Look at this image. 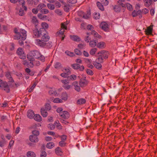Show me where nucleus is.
<instances>
[{
    "instance_id": "c756f323",
    "label": "nucleus",
    "mask_w": 157,
    "mask_h": 157,
    "mask_svg": "<svg viewBox=\"0 0 157 157\" xmlns=\"http://www.w3.org/2000/svg\"><path fill=\"white\" fill-rule=\"evenodd\" d=\"M41 115L44 117H46L48 115V113L44 108H42L41 109Z\"/></svg>"
},
{
    "instance_id": "e2e57ef3",
    "label": "nucleus",
    "mask_w": 157,
    "mask_h": 157,
    "mask_svg": "<svg viewBox=\"0 0 157 157\" xmlns=\"http://www.w3.org/2000/svg\"><path fill=\"white\" fill-rule=\"evenodd\" d=\"M86 102V100L84 98L79 99V105L85 104Z\"/></svg>"
},
{
    "instance_id": "7c9ffc66",
    "label": "nucleus",
    "mask_w": 157,
    "mask_h": 157,
    "mask_svg": "<svg viewBox=\"0 0 157 157\" xmlns=\"http://www.w3.org/2000/svg\"><path fill=\"white\" fill-rule=\"evenodd\" d=\"M46 7V5L42 3H41L39 4L37 6V8L39 10H41L42 9V8H45Z\"/></svg>"
},
{
    "instance_id": "72a5a7b5",
    "label": "nucleus",
    "mask_w": 157,
    "mask_h": 157,
    "mask_svg": "<svg viewBox=\"0 0 157 157\" xmlns=\"http://www.w3.org/2000/svg\"><path fill=\"white\" fill-rule=\"evenodd\" d=\"M55 152L56 154L58 155H61L62 154L61 149L59 147H57L56 149Z\"/></svg>"
},
{
    "instance_id": "052dcab7",
    "label": "nucleus",
    "mask_w": 157,
    "mask_h": 157,
    "mask_svg": "<svg viewBox=\"0 0 157 157\" xmlns=\"http://www.w3.org/2000/svg\"><path fill=\"white\" fill-rule=\"evenodd\" d=\"M55 6L57 8H59L61 6V4L58 1H55Z\"/></svg>"
},
{
    "instance_id": "de8ad7c7",
    "label": "nucleus",
    "mask_w": 157,
    "mask_h": 157,
    "mask_svg": "<svg viewBox=\"0 0 157 157\" xmlns=\"http://www.w3.org/2000/svg\"><path fill=\"white\" fill-rule=\"evenodd\" d=\"M36 85V82H34L33 83V85L28 90V92H32L33 89L34 88Z\"/></svg>"
},
{
    "instance_id": "b1692460",
    "label": "nucleus",
    "mask_w": 157,
    "mask_h": 157,
    "mask_svg": "<svg viewBox=\"0 0 157 157\" xmlns=\"http://www.w3.org/2000/svg\"><path fill=\"white\" fill-rule=\"evenodd\" d=\"M90 33L92 35L94 36L95 37L98 38L99 39L101 38V36L100 35L98 34L94 30L92 31H91Z\"/></svg>"
},
{
    "instance_id": "680f3d73",
    "label": "nucleus",
    "mask_w": 157,
    "mask_h": 157,
    "mask_svg": "<svg viewBox=\"0 0 157 157\" xmlns=\"http://www.w3.org/2000/svg\"><path fill=\"white\" fill-rule=\"evenodd\" d=\"M45 110H50L51 109V107L49 104H47L45 106Z\"/></svg>"
},
{
    "instance_id": "13d9d810",
    "label": "nucleus",
    "mask_w": 157,
    "mask_h": 157,
    "mask_svg": "<svg viewBox=\"0 0 157 157\" xmlns=\"http://www.w3.org/2000/svg\"><path fill=\"white\" fill-rule=\"evenodd\" d=\"M87 26V25L86 23H82L81 25V29H85Z\"/></svg>"
},
{
    "instance_id": "a878e982",
    "label": "nucleus",
    "mask_w": 157,
    "mask_h": 157,
    "mask_svg": "<svg viewBox=\"0 0 157 157\" xmlns=\"http://www.w3.org/2000/svg\"><path fill=\"white\" fill-rule=\"evenodd\" d=\"M33 118L35 120L38 121H40L42 120L41 117L39 114L35 115Z\"/></svg>"
},
{
    "instance_id": "338daca9",
    "label": "nucleus",
    "mask_w": 157,
    "mask_h": 157,
    "mask_svg": "<svg viewBox=\"0 0 157 157\" xmlns=\"http://www.w3.org/2000/svg\"><path fill=\"white\" fill-rule=\"evenodd\" d=\"M69 6L67 5H66L64 6V10L65 11L68 12L69 9Z\"/></svg>"
},
{
    "instance_id": "603ef678",
    "label": "nucleus",
    "mask_w": 157,
    "mask_h": 157,
    "mask_svg": "<svg viewBox=\"0 0 157 157\" xmlns=\"http://www.w3.org/2000/svg\"><path fill=\"white\" fill-rule=\"evenodd\" d=\"M65 53L67 56H73L75 55L73 52H70L68 51H66L65 52Z\"/></svg>"
},
{
    "instance_id": "79ce46f5",
    "label": "nucleus",
    "mask_w": 157,
    "mask_h": 157,
    "mask_svg": "<svg viewBox=\"0 0 157 157\" xmlns=\"http://www.w3.org/2000/svg\"><path fill=\"white\" fill-rule=\"evenodd\" d=\"M9 47L10 50L13 51L15 48V45L13 43H11L9 45Z\"/></svg>"
},
{
    "instance_id": "49530a36",
    "label": "nucleus",
    "mask_w": 157,
    "mask_h": 157,
    "mask_svg": "<svg viewBox=\"0 0 157 157\" xmlns=\"http://www.w3.org/2000/svg\"><path fill=\"white\" fill-rule=\"evenodd\" d=\"M64 72H66L65 73H67L68 75H70L71 74V71L70 69L68 68H63L62 70Z\"/></svg>"
},
{
    "instance_id": "f3484780",
    "label": "nucleus",
    "mask_w": 157,
    "mask_h": 157,
    "mask_svg": "<svg viewBox=\"0 0 157 157\" xmlns=\"http://www.w3.org/2000/svg\"><path fill=\"white\" fill-rule=\"evenodd\" d=\"M98 42L97 39L96 38L94 39L93 40H91L89 43V45L92 48L94 47L97 45V43Z\"/></svg>"
},
{
    "instance_id": "c03bdc74",
    "label": "nucleus",
    "mask_w": 157,
    "mask_h": 157,
    "mask_svg": "<svg viewBox=\"0 0 157 157\" xmlns=\"http://www.w3.org/2000/svg\"><path fill=\"white\" fill-rule=\"evenodd\" d=\"M97 50V48H95L91 49L90 52V54L91 55H94Z\"/></svg>"
},
{
    "instance_id": "4c0bfd02",
    "label": "nucleus",
    "mask_w": 157,
    "mask_h": 157,
    "mask_svg": "<svg viewBox=\"0 0 157 157\" xmlns=\"http://www.w3.org/2000/svg\"><path fill=\"white\" fill-rule=\"evenodd\" d=\"M55 13L58 15L61 16L63 14V12L61 10L59 9H56L54 11Z\"/></svg>"
},
{
    "instance_id": "39448f33",
    "label": "nucleus",
    "mask_w": 157,
    "mask_h": 157,
    "mask_svg": "<svg viewBox=\"0 0 157 157\" xmlns=\"http://www.w3.org/2000/svg\"><path fill=\"white\" fill-rule=\"evenodd\" d=\"M91 13L90 11H87L86 14L84 13L82 11H79V17L85 19H88L91 17Z\"/></svg>"
},
{
    "instance_id": "09e8293b",
    "label": "nucleus",
    "mask_w": 157,
    "mask_h": 157,
    "mask_svg": "<svg viewBox=\"0 0 157 157\" xmlns=\"http://www.w3.org/2000/svg\"><path fill=\"white\" fill-rule=\"evenodd\" d=\"M69 23V22L67 21L66 22L62 23L61 27L65 29H67V25Z\"/></svg>"
},
{
    "instance_id": "dca6fc26",
    "label": "nucleus",
    "mask_w": 157,
    "mask_h": 157,
    "mask_svg": "<svg viewBox=\"0 0 157 157\" xmlns=\"http://www.w3.org/2000/svg\"><path fill=\"white\" fill-rule=\"evenodd\" d=\"M35 115L34 113L32 110H29L27 113V116L30 119H32Z\"/></svg>"
},
{
    "instance_id": "69168bd1",
    "label": "nucleus",
    "mask_w": 157,
    "mask_h": 157,
    "mask_svg": "<svg viewBox=\"0 0 157 157\" xmlns=\"http://www.w3.org/2000/svg\"><path fill=\"white\" fill-rule=\"evenodd\" d=\"M63 86L66 90H69L71 87V86L68 85L67 84L63 85Z\"/></svg>"
},
{
    "instance_id": "f03ea898",
    "label": "nucleus",
    "mask_w": 157,
    "mask_h": 157,
    "mask_svg": "<svg viewBox=\"0 0 157 157\" xmlns=\"http://www.w3.org/2000/svg\"><path fill=\"white\" fill-rule=\"evenodd\" d=\"M43 30V29H42ZM44 31L42 32L41 34V39L42 41H44L46 42H47L49 40L50 37L48 35V33L45 29H43Z\"/></svg>"
},
{
    "instance_id": "cd10ccee",
    "label": "nucleus",
    "mask_w": 157,
    "mask_h": 157,
    "mask_svg": "<svg viewBox=\"0 0 157 157\" xmlns=\"http://www.w3.org/2000/svg\"><path fill=\"white\" fill-rule=\"evenodd\" d=\"M27 155L28 157H36V154L33 151H29L27 152Z\"/></svg>"
},
{
    "instance_id": "aec40b11",
    "label": "nucleus",
    "mask_w": 157,
    "mask_h": 157,
    "mask_svg": "<svg viewBox=\"0 0 157 157\" xmlns=\"http://www.w3.org/2000/svg\"><path fill=\"white\" fill-rule=\"evenodd\" d=\"M101 63L95 61L93 63V65L94 67L97 69H101L102 67V65L100 63Z\"/></svg>"
},
{
    "instance_id": "c85d7f7f",
    "label": "nucleus",
    "mask_w": 157,
    "mask_h": 157,
    "mask_svg": "<svg viewBox=\"0 0 157 157\" xmlns=\"http://www.w3.org/2000/svg\"><path fill=\"white\" fill-rule=\"evenodd\" d=\"M97 5L98 8L102 11H103L104 10V8L103 6V5L99 2H97Z\"/></svg>"
},
{
    "instance_id": "5701e85b",
    "label": "nucleus",
    "mask_w": 157,
    "mask_h": 157,
    "mask_svg": "<svg viewBox=\"0 0 157 157\" xmlns=\"http://www.w3.org/2000/svg\"><path fill=\"white\" fill-rule=\"evenodd\" d=\"M144 6L147 7L149 6L152 2L151 0H144Z\"/></svg>"
},
{
    "instance_id": "412c9836",
    "label": "nucleus",
    "mask_w": 157,
    "mask_h": 157,
    "mask_svg": "<svg viewBox=\"0 0 157 157\" xmlns=\"http://www.w3.org/2000/svg\"><path fill=\"white\" fill-rule=\"evenodd\" d=\"M112 8L113 10L117 12H120L121 9V7L118 5L114 6H112Z\"/></svg>"
},
{
    "instance_id": "c9c22d12",
    "label": "nucleus",
    "mask_w": 157,
    "mask_h": 157,
    "mask_svg": "<svg viewBox=\"0 0 157 157\" xmlns=\"http://www.w3.org/2000/svg\"><path fill=\"white\" fill-rule=\"evenodd\" d=\"M6 76L7 78L10 79V80L11 82H13V80L12 78L11 77L10 74L9 72H7L6 73Z\"/></svg>"
},
{
    "instance_id": "2f4dec72",
    "label": "nucleus",
    "mask_w": 157,
    "mask_h": 157,
    "mask_svg": "<svg viewBox=\"0 0 157 157\" xmlns=\"http://www.w3.org/2000/svg\"><path fill=\"white\" fill-rule=\"evenodd\" d=\"M19 4L22 5L23 9L25 11H26L27 7L26 6H24L25 4V2L24 0H20L19 1Z\"/></svg>"
},
{
    "instance_id": "473e14b6",
    "label": "nucleus",
    "mask_w": 157,
    "mask_h": 157,
    "mask_svg": "<svg viewBox=\"0 0 157 157\" xmlns=\"http://www.w3.org/2000/svg\"><path fill=\"white\" fill-rule=\"evenodd\" d=\"M48 8L51 10H53L55 9V6L51 3H48L47 4Z\"/></svg>"
},
{
    "instance_id": "f257e3e1",
    "label": "nucleus",
    "mask_w": 157,
    "mask_h": 157,
    "mask_svg": "<svg viewBox=\"0 0 157 157\" xmlns=\"http://www.w3.org/2000/svg\"><path fill=\"white\" fill-rule=\"evenodd\" d=\"M14 31L15 33L14 35L15 39L19 40L21 38L23 40H25L26 38L27 34L26 32L24 29H21L19 32H18L17 29L15 28Z\"/></svg>"
},
{
    "instance_id": "ea45409f",
    "label": "nucleus",
    "mask_w": 157,
    "mask_h": 157,
    "mask_svg": "<svg viewBox=\"0 0 157 157\" xmlns=\"http://www.w3.org/2000/svg\"><path fill=\"white\" fill-rule=\"evenodd\" d=\"M53 101L56 103H60L63 102V100L59 98H56L53 100Z\"/></svg>"
},
{
    "instance_id": "0eeeda50",
    "label": "nucleus",
    "mask_w": 157,
    "mask_h": 157,
    "mask_svg": "<svg viewBox=\"0 0 157 157\" xmlns=\"http://www.w3.org/2000/svg\"><path fill=\"white\" fill-rule=\"evenodd\" d=\"M42 29H40L39 30L37 29H35L33 30V36L35 38H38L40 37L41 34L42 32L44 31Z\"/></svg>"
},
{
    "instance_id": "37998d69",
    "label": "nucleus",
    "mask_w": 157,
    "mask_h": 157,
    "mask_svg": "<svg viewBox=\"0 0 157 157\" xmlns=\"http://www.w3.org/2000/svg\"><path fill=\"white\" fill-rule=\"evenodd\" d=\"M86 27H87V29L88 30H90L91 31H94V27L92 25H88Z\"/></svg>"
},
{
    "instance_id": "4d7b16f0",
    "label": "nucleus",
    "mask_w": 157,
    "mask_h": 157,
    "mask_svg": "<svg viewBox=\"0 0 157 157\" xmlns=\"http://www.w3.org/2000/svg\"><path fill=\"white\" fill-rule=\"evenodd\" d=\"M32 135L36 136H37L39 135V131L37 130H34L32 131Z\"/></svg>"
},
{
    "instance_id": "bb28decb",
    "label": "nucleus",
    "mask_w": 157,
    "mask_h": 157,
    "mask_svg": "<svg viewBox=\"0 0 157 157\" xmlns=\"http://www.w3.org/2000/svg\"><path fill=\"white\" fill-rule=\"evenodd\" d=\"M55 146V144L52 142L48 143L46 144V147L49 149H51Z\"/></svg>"
},
{
    "instance_id": "864d4df0",
    "label": "nucleus",
    "mask_w": 157,
    "mask_h": 157,
    "mask_svg": "<svg viewBox=\"0 0 157 157\" xmlns=\"http://www.w3.org/2000/svg\"><path fill=\"white\" fill-rule=\"evenodd\" d=\"M68 78L71 80H74L76 79V76L75 75H73L68 76Z\"/></svg>"
},
{
    "instance_id": "774afa93",
    "label": "nucleus",
    "mask_w": 157,
    "mask_h": 157,
    "mask_svg": "<svg viewBox=\"0 0 157 157\" xmlns=\"http://www.w3.org/2000/svg\"><path fill=\"white\" fill-rule=\"evenodd\" d=\"M86 72L87 74L90 75H92L93 74V72L92 71L89 69H87Z\"/></svg>"
},
{
    "instance_id": "3c124183",
    "label": "nucleus",
    "mask_w": 157,
    "mask_h": 157,
    "mask_svg": "<svg viewBox=\"0 0 157 157\" xmlns=\"http://www.w3.org/2000/svg\"><path fill=\"white\" fill-rule=\"evenodd\" d=\"M40 12L42 13L46 14L49 12V11L47 9H43L40 10Z\"/></svg>"
},
{
    "instance_id": "58836bf2",
    "label": "nucleus",
    "mask_w": 157,
    "mask_h": 157,
    "mask_svg": "<svg viewBox=\"0 0 157 157\" xmlns=\"http://www.w3.org/2000/svg\"><path fill=\"white\" fill-rule=\"evenodd\" d=\"M32 22L35 25H36L38 23V21L36 17L33 16L32 17Z\"/></svg>"
},
{
    "instance_id": "7ed1b4c3",
    "label": "nucleus",
    "mask_w": 157,
    "mask_h": 157,
    "mask_svg": "<svg viewBox=\"0 0 157 157\" xmlns=\"http://www.w3.org/2000/svg\"><path fill=\"white\" fill-rule=\"evenodd\" d=\"M0 87L3 90H5L6 92H9L10 89L7 83L2 81L0 79Z\"/></svg>"
},
{
    "instance_id": "8fccbe9b",
    "label": "nucleus",
    "mask_w": 157,
    "mask_h": 157,
    "mask_svg": "<svg viewBox=\"0 0 157 157\" xmlns=\"http://www.w3.org/2000/svg\"><path fill=\"white\" fill-rule=\"evenodd\" d=\"M101 3L104 6H106L109 4V1L108 0H101Z\"/></svg>"
},
{
    "instance_id": "393cba45",
    "label": "nucleus",
    "mask_w": 157,
    "mask_h": 157,
    "mask_svg": "<svg viewBox=\"0 0 157 157\" xmlns=\"http://www.w3.org/2000/svg\"><path fill=\"white\" fill-rule=\"evenodd\" d=\"M141 13V10H138L136 12L135 11H133L132 13V16L133 17H136L137 15L140 14Z\"/></svg>"
},
{
    "instance_id": "9d476101",
    "label": "nucleus",
    "mask_w": 157,
    "mask_h": 157,
    "mask_svg": "<svg viewBox=\"0 0 157 157\" xmlns=\"http://www.w3.org/2000/svg\"><path fill=\"white\" fill-rule=\"evenodd\" d=\"M100 28L105 31H109V27L108 25L105 22H102L100 25Z\"/></svg>"
},
{
    "instance_id": "4be33fe9",
    "label": "nucleus",
    "mask_w": 157,
    "mask_h": 157,
    "mask_svg": "<svg viewBox=\"0 0 157 157\" xmlns=\"http://www.w3.org/2000/svg\"><path fill=\"white\" fill-rule=\"evenodd\" d=\"M61 98L62 100L66 101L67 100L68 98V96L67 93L66 92H63L62 93L61 95Z\"/></svg>"
},
{
    "instance_id": "0e129e2a",
    "label": "nucleus",
    "mask_w": 157,
    "mask_h": 157,
    "mask_svg": "<svg viewBox=\"0 0 157 157\" xmlns=\"http://www.w3.org/2000/svg\"><path fill=\"white\" fill-rule=\"evenodd\" d=\"M6 144V141L5 140H0V147H3Z\"/></svg>"
},
{
    "instance_id": "423d86ee",
    "label": "nucleus",
    "mask_w": 157,
    "mask_h": 157,
    "mask_svg": "<svg viewBox=\"0 0 157 157\" xmlns=\"http://www.w3.org/2000/svg\"><path fill=\"white\" fill-rule=\"evenodd\" d=\"M27 58L30 61L29 64V66L30 67H33L34 65L39 66L40 64L39 61L34 60L33 58H30L29 56H28Z\"/></svg>"
},
{
    "instance_id": "ddd939ff",
    "label": "nucleus",
    "mask_w": 157,
    "mask_h": 157,
    "mask_svg": "<svg viewBox=\"0 0 157 157\" xmlns=\"http://www.w3.org/2000/svg\"><path fill=\"white\" fill-rule=\"evenodd\" d=\"M29 140L32 142L36 143L38 142L39 139L36 136L31 135L29 136Z\"/></svg>"
},
{
    "instance_id": "e433bc0d",
    "label": "nucleus",
    "mask_w": 157,
    "mask_h": 157,
    "mask_svg": "<svg viewBox=\"0 0 157 157\" xmlns=\"http://www.w3.org/2000/svg\"><path fill=\"white\" fill-rule=\"evenodd\" d=\"M78 82L77 81H75L72 83V85L74 87V89L75 90L78 91Z\"/></svg>"
},
{
    "instance_id": "5fc2aeb1",
    "label": "nucleus",
    "mask_w": 157,
    "mask_h": 157,
    "mask_svg": "<svg viewBox=\"0 0 157 157\" xmlns=\"http://www.w3.org/2000/svg\"><path fill=\"white\" fill-rule=\"evenodd\" d=\"M41 26L42 28V29H47L48 28V24L45 22H42L41 23Z\"/></svg>"
},
{
    "instance_id": "a18cd8bd",
    "label": "nucleus",
    "mask_w": 157,
    "mask_h": 157,
    "mask_svg": "<svg viewBox=\"0 0 157 157\" xmlns=\"http://www.w3.org/2000/svg\"><path fill=\"white\" fill-rule=\"evenodd\" d=\"M54 67L56 69H60L61 67V64L57 62L55 64Z\"/></svg>"
},
{
    "instance_id": "f704fd0d",
    "label": "nucleus",
    "mask_w": 157,
    "mask_h": 157,
    "mask_svg": "<svg viewBox=\"0 0 157 157\" xmlns=\"http://www.w3.org/2000/svg\"><path fill=\"white\" fill-rule=\"evenodd\" d=\"M103 58L102 55H99L96 61L100 63H102L103 62Z\"/></svg>"
},
{
    "instance_id": "9b49d317",
    "label": "nucleus",
    "mask_w": 157,
    "mask_h": 157,
    "mask_svg": "<svg viewBox=\"0 0 157 157\" xmlns=\"http://www.w3.org/2000/svg\"><path fill=\"white\" fill-rule=\"evenodd\" d=\"M86 77L84 76V78H81L79 81V85L81 87H83L86 86L88 84L87 81L85 79Z\"/></svg>"
},
{
    "instance_id": "a19ab883",
    "label": "nucleus",
    "mask_w": 157,
    "mask_h": 157,
    "mask_svg": "<svg viewBox=\"0 0 157 157\" xmlns=\"http://www.w3.org/2000/svg\"><path fill=\"white\" fill-rule=\"evenodd\" d=\"M70 36L71 39L74 41H77V40L78 39V36H76L73 35H70Z\"/></svg>"
},
{
    "instance_id": "a211bd4d",
    "label": "nucleus",
    "mask_w": 157,
    "mask_h": 157,
    "mask_svg": "<svg viewBox=\"0 0 157 157\" xmlns=\"http://www.w3.org/2000/svg\"><path fill=\"white\" fill-rule=\"evenodd\" d=\"M97 46L99 48H103L105 47V44L104 42L101 41L97 44Z\"/></svg>"
},
{
    "instance_id": "6ab92c4d",
    "label": "nucleus",
    "mask_w": 157,
    "mask_h": 157,
    "mask_svg": "<svg viewBox=\"0 0 157 157\" xmlns=\"http://www.w3.org/2000/svg\"><path fill=\"white\" fill-rule=\"evenodd\" d=\"M64 29L62 28L61 30L58 31L56 33L57 36L59 37H61L63 36H64Z\"/></svg>"
},
{
    "instance_id": "2eb2a0df",
    "label": "nucleus",
    "mask_w": 157,
    "mask_h": 157,
    "mask_svg": "<svg viewBox=\"0 0 157 157\" xmlns=\"http://www.w3.org/2000/svg\"><path fill=\"white\" fill-rule=\"evenodd\" d=\"M48 93L50 95L54 96H56L58 94L57 91L55 90V89H54L52 88L50 89L48 91Z\"/></svg>"
},
{
    "instance_id": "20e7f679",
    "label": "nucleus",
    "mask_w": 157,
    "mask_h": 157,
    "mask_svg": "<svg viewBox=\"0 0 157 157\" xmlns=\"http://www.w3.org/2000/svg\"><path fill=\"white\" fill-rule=\"evenodd\" d=\"M40 56V53L37 51L31 52L29 55H27V57L29 56L30 58H35L38 59Z\"/></svg>"
},
{
    "instance_id": "6e6d98bb",
    "label": "nucleus",
    "mask_w": 157,
    "mask_h": 157,
    "mask_svg": "<svg viewBox=\"0 0 157 157\" xmlns=\"http://www.w3.org/2000/svg\"><path fill=\"white\" fill-rule=\"evenodd\" d=\"M94 18L95 19H98L100 17V15L99 13H95L93 16Z\"/></svg>"
},
{
    "instance_id": "1a4fd4ad",
    "label": "nucleus",
    "mask_w": 157,
    "mask_h": 157,
    "mask_svg": "<svg viewBox=\"0 0 157 157\" xmlns=\"http://www.w3.org/2000/svg\"><path fill=\"white\" fill-rule=\"evenodd\" d=\"M35 43L36 45L41 47H45L46 45V42L42 40L41 39H36L35 40Z\"/></svg>"
},
{
    "instance_id": "bf43d9fd",
    "label": "nucleus",
    "mask_w": 157,
    "mask_h": 157,
    "mask_svg": "<svg viewBox=\"0 0 157 157\" xmlns=\"http://www.w3.org/2000/svg\"><path fill=\"white\" fill-rule=\"evenodd\" d=\"M25 10H23V9L21 8L19 10V14L20 16H23L25 13Z\"/></svg>"
},
{
    "instance_id": "4468645a",
    "label": "nucleus",
    "mask_w": 157,
    "mask_h": 157,
    "mask_svg": "<svg viewBox=\"0 0 157 157\" xmlns=\"http://www.w3.org/2000/svg\"><path fill=\"white\" fill-rule=\"evenodd\" d=\"M152 26L151 25L147 27V29L145 30V32L147 35H151L152 34Z\"/></svg>"
},
{
    "instance_id": "f8f14e48",
    "label": "nucleus",
    "mask_w": 157,
    "mask_h": 157,
    "mask_svg": "<svg viewBox=\"0 0 157 157\" xmlns=\"http://www.w3.org/2000/svg\"><path fill=\"white\" fill-rule=\"evenodd\" d=\"M60 117L64 119H66L69 118L70 115L69 113L67 111H63L59 113Z\"/></svg>"
},
{
    "instance_id": "6e6552de",
    "label": "nucleus",
    "mask_w": 157,
    "mask_h": 157,
    "mask_svg": "<svg viewBox=\"0 0 157 157\" xmlns=\"http://www.w3.org/2000/svg\"><path fill=\"white\" fill-rule=\"evenodd\" d=\"M17 52L19 56V58L22 59H25L26 58V55L23 52L21 48H19L17 50Z\"/></svg>"
}]
</instances>
